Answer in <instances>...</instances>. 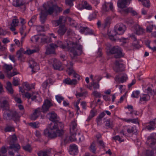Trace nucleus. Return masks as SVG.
Here are the masks:
<instances>
[{"label":"nucleus","mask_w":156,"mask_h":156,"mask_svg":"<svg viewBox=\"0 0 156 156\" xmlns=\"http://www.w3.org/2000/svg\"><path fill=\"white\" fill-rule=\"evenodd\" d=\"M47 115L50 120L52 122L49 124L47 128L44 130V134L51 139L57 136L62 137L64 133L63 124L58 120L57 115L55 112H50L47 114Z\"/></svg>","instance_id":"f257e3e1"},{"label":"nucleus","mask_w":156,"mask_h":156,"mask_svg":"<svg viewBox=\"0 0 156 156\" xmlns=\"http://www.w3.org/2000/svg\"><path fill=\"white\" fill-rule=\"evenodd\" d=\"M55 48H57L59 47L62 49L69 51V55L72 59H75L76 56L81 54L82 51V47L81 45L76 43H67L66 45H63L62 42L57 41L56 44H54Z\"/></svg>","instance_id":"f03ea898"},{"label":"nucleus","mask_w":156,"mask_h":156,"mask_svg":"<svg viewBox=\"0 0 156 156\" xmlns=\"http://www.w3.org/2000/svg\"><path fill=\"white\" fill-rule=\"evenodd\" d=\"M53 105L51 102L48 100H45L42 108H38L35 109L30 116V119L32 120H35L41 115V112L43 113L46 112L49 110L50 107Z\"/></svg>","instance_id":"7ed1b4c3"},{"label":"nucleus","mask_w":156,"mask_h":156,"mask_svg":"<svg viewBox=\"0 0 156 156\" xmlns=\"http://www.w3.org/2000/svg\"><path fill=\"white\" fill-rule=\"evenodd\" d=\"M146 144L152 148L151 151H146V155L147 156H154L156 153V139L154 138L152 134L148 136Z\"/></svg>","instance_id":"20e7f679"},{"label":"nucleus","mask_w":156,"mask_h":156,"mask_svg":"<svg viewBox=\"0 0 156 156\" xmlns=\"http://www.w3.org/2000/svg\"><path fill=\"white\" fill-rule=\"evenodd\" d=\"M43 7L45 10V12L47 14H51L53 12L56 13L62 11V9L61 8L58 7L56 5L50 6L49 5V3H45L43 5Z\"/></svg>","instance_id":"39448f33"},{"label":"nucleus","mask_w":156,"mask_h":156,"mask_svg":"<svg viewBox=\"0 0 156 156\" xmlns=\"http://www.w3.org/2000/svg\"><path fill=\"white\" fill-rule=\"evenodd\" d=\"M110 52L111 54H115L114 57L116 58H120L123 56L122 50L118 46L114 47L110 50Z\"/></svg>","instance_id":"423d86ee"},{"label":"nucleus","mask_w":156,"mask_h":156,"mask_svg":"<svg viewBox=\"0 0 156 156\" xmlns=\"http://www.w3.org/2000/svg\"><path fill=\"white\" fill-rule=\"evenodd\" d=\"M50 61L54 69L59 70L63 69L61 63L58 59L55 58H52L51 60Z\"/></svg>","instance_id":"0eeeda50"},{"label":"nucleus","mask_w":156,"mask_h":156,"mask_svg":"<svg viewBox=\"0 0 156 156\" xmlns=\"http://www.w3.org/2000/svg\"><path fill=\"white\" fill-rule=\"evenodd\" d=\"M115 64V65L114 66L113 69L115 72H121L124 70V67L123 64L119 61L116 60Z\"/></svg>","instance_id":"6e6552de"},{"label":"nucleus","mask_w":156,"mask_h":156,"mask_svg":"<svg viewBox=\"0 0 156 156\" xmlns=\"http://www.w3.org/2000/svg\"><path fill=\"white\" fill-rule=\"evenodd\" d=\"M30 67L32 69V71L35 72L40 69L39 66L33 59H30L29 61Z\"/></svg>","instance_id":"1a4fd4ad"},{"label":"nucleus","mask_w":156,"mask_h":156,"mask_svg":"<svg viewBox=\"0 0 156 156\" xmlns=\"http://www.w3.org/2000/svg\"><path fill=\"white\" fill-rule=\"evenodd\" d=\"M124 26L122 24H119L116 25L115 27L114 30L117 34L121 35L123 34L125 30L123 29Z\"/></svg>","instance_id":"9d476101"},{"label":"nucleus","mask_w":156,"mask_h":156,"mask_svg":"<svg viewBox=\"0 0 156 156\" xmlns=\"http://www.w3.org/2000/svg\"><path fill=\"white\" fill-rule=\"evenodd\" d=\"M131 0H119L117 4L119 8H123L129 5Z\"/></svg>","instance_id":"9b49d317"},{"label":"nucleus","mask_w":156,"mask_h":156,"mask_svg":"<svg viewBox=\"0 0 156 156\" xmlns=\"http://www.w3.org/2000/svg\"><path fill=\"white\" fill-rule=\"evenodd\" d=\"M136 34L137 35L142 34L145 32V30L138 24H135L133 26Z\"/></svg>","instance_id":"f8f14e48"},{"label":"nucleus","mask_w":156,"mask_h":156,"mask_svg":"<svg viewBox=\"0 0 156 156\" xmlns=\"http://www.w3.org/2000/svg\"><path fill=\"white\" fill-rule=\"evenodd\" d=\"M26 2L25 0H14L12 2L13 5L16 7H19L23 5H24V9H26L25 5Z\"/></svg>","instance_id":"ddd939ff"},{"label":"nucleus","mask_w":156,"mask_h":156,"mask_svg":"<svg viewBox=\"0 0 156 156\" xmlns=\"http://www.w3.org/2000/svg\"><path fill=\"white\" fill-rule=\"evenodd\" d=\"M50 47L47 48L45 54L47 55L54 54L55 53V45L54 43H51L49 45Z\"/></svg>","instance_id":"4468645a"},{"label":"nucleus","mask_w":156,"mask_h":156,"mask_svg":"<svg viewBox=\"0 0 156 156\" xmlns=\"http://www.w3.org/2000/svg\"><path fill=\"white\" fill-rule=\"evenodd\" d=\"M9 112L11 114L12 119L15 122L19 121L20 116L16 111L10 110Z\"/></svg>","instance_id":"2eb2a0df"},{"label":"nucleus","mask_w":156,"mask_h":156,"mask_svg":"<svg viewBox=\"0 0 156 156\" xmlns=\"http://www.w3.org/2000/svg\"><path fill=\"white\" fill-rule=\"evenodd\" d=\"M113 6L112 2H105L102 5V9L104 12L108 11L109 9L113 11Z\"/></svg>","instance_id":"dca6fc26"},{"label":"nucleus","mask_w":156,"mask_h":156,"mask_svg":"<svg viewBox=\"0 0 156 156\" xmlns=\"http://www.w3.org/2000/svg\"><path fill=\"white\" fill-rule=\"evenodd\" d=\"M78 130L77 124L75 121L72 122L70 125V133H77Z\"/></svg>","instance_id":"f3484780"},{"label":"nucleus","mask_w":156,"mask_h":156,"mask_svg":"<svg viewBox=\"0 0 156 156\" xmlns=\"http://www.w3.org/2000/svg\"><path fill=\"white\" fill-rule=\"evenodd\" d=\"M66 66L67 67L66 71L69 75H71L74 72L73 69V63L72 62L68 61L67 62V64L66 65Z\"/></svg>","instance_id":"a211bd4d"},{"label":"nucleus","mask_w":156,"mask_h":156,"mask_svg":"<svg viewBox=\"0 0 156 156\" xmlns=\"http://www.w3.org/2000/svg\"><path fill=\"white\" fill-rule=\"evenodd\" d=\"M69 152L70 154L75 155L78 152V149L77 146L74 144L70 146Z\"/></svg>","instance_id":"6ab92c4d"},{"label":"nucleus","mask_w":156,"mask_h":156,"mask_svg":"<svg viewBox=\"0 0 156 156\" xmlns=\"http://www.w3.org/2000/svg\"><path fill=\"white\" fill-rule=\"evenodd\" d=\"M1 108L2 111H8L9 109V105L7 100H3L1 103Z\"/></svg>","instance_id":"aec40b11"},{"label":"nucleus","mask_w":156,"mask_h":156,"mask_svg":"<svg viewBox=\"0 0 156 156\" xmlns=\"http://www.w3.org/2000/svg\"><path fill=\"white\" fill-rule=\"evenodd\" d=\"M67 30V28L64 25H60L57 31L58 35L60 36L63 35Z\"/></svg>","instance_id":"412c9836"},{"label":"nucleus","mask_w":156,"mask_h":156,"mask_svg":"<svg viewBox=\"0 0 156 156\" xmlns=\"http://www.w3.org/2000/svg\"><path fill=\"white\" fill-rule=\"evenodd\" d=\"M155 122L154 120L147 124V125L145 127V129H147L148 130H154L155 128Z\"/></svg>","instance_id":"4be33fe9"},{"label":"nucleus","mask_w":156,"mask_h":156,"mask_svg":"<svg viewBox=\"0 0 156 156\" xmlns=\"http://www.w3.org/2000/svg\"><path fill=\"white\" fill-rule=\"evenodd\" d=\"M66 22V20L65 17L61 16L59 17L58 20L54 21L55 26H57L61 23H64Z\"/></svg>","instance_id":"5701e85b"},{"label":"nucleus","mask_w":156,"mask_h":156,"mask_svg":"<svg viewBox=\"0 0 156 156\" xmlns=\"http://www.w3.org/2000/svg\"><path fill=\"white\" fill-rule=\"evenodd\" d=\"M63 82L66 84L71 85H75L77 84L76 80L75 79H73L72 80L69 78L64 80Z\"/></svg>","instance_id":"b1692460"},{"label":"nucleus","mask_w":156,"mask_h":156,"mask_svg":"<svg viewBox=\"0 0 156 156\" xmlns=\"http://www.w3.org/2000/svg\"><path fill=\"white\" fill-rule=\"evenodd\" d=\"M107 34L109 39L110 40L114 41H116V39L115 38L114 36L117 34L114 30L111 31H108L107 33Z\"/></svg>","instance_id":"393cba45"},{"label":"nucleus","mask_w":156,"mask_h":156,"mask_svg":"<svg viewBox=\"0 0 156 156\" xmlns=\"http://www.w3.org/2000/svg\"><path fill=\"white\" fill-rule=\"evenodd\" d=\"M80 31L82 33L85 32L87 34H92L93 31L87 27H81Z\"/></svg>","instance_id":"a878e982"},{"label":"nucleus","mask_w":156,"mask_h":156,"mask_svg":"<svg viewBox=\"0 0 156 156\" xmlns=\"http://www.w3.org/2000/svg\"><path fill=\"white\" fill-rule=\"evenodd\" d=\"M40 15L41 21L42 23H43L46 19L47 14L44 11L41 10Z\"/></svg>","instance_id":"bb28decb"},{"label":"nucleus","mask_w":156,"mask_h":156,"mask_svg":"<svg viewBox=\"0 0 156 156\" xmlns=\"http://www.w3.org/2000/svg\"><path fill=\"white\" fill-rule=\"evenodd\" d=\"M23 87H25L26 90H30L32 88H34L35 84H29L27 82H23Z\"/></svg>","instance_id":"cd10ccee"},{"label":"nucleus","mask_w":156,"mask_h":156,"mask_svg":"<svg viewBox=\"0 0 156 156\" xmlns=\"http://www.w3.org/2000/svg\"><path fill=\"white\" fill-rule=\"evenodd\" d=\"M9 144L10 145L9 147V148L14 149L15 151H17L20 148V146L18 144H12L11 141L9 142Z\"/></svg>","instance_id":"c85d7f7f"},{"label":"nucleus","mask_w":156,"mask_h":156,"mask_svg":"<svg viewBox=\"0 0 156 156\" xmlns=\"http://www.w3.org/2000/svg\"><path fill=\"white\" fill-rule=\"evenodd\" d=\"M6 89L11 94H12L13 93V90L12 87V84L9 81L7 82Z\"/></svg>","instance_id":"c756f323"},{"label":"nucleus","mask_w":156,"mask_h":156,"mask_svg":"<svg viewBox=\"0 0 156 156\" xmlns=\"http://www.w3.org/2000/svg\"><path fill=\"white\" fill-rule=\"evenodd\" d=\"M37 16V15L33 16L31 18L30 20L28 22V25L32 27L34 25V23L36 21Z\"/></svg>","instance_id":"7c9ffc66"},{"label":"nucleus","mask_w":156,"mask_h":156,"mask_svg":"<svg viewBox=\"0 0 156 156\" xmlns=\"http://www.w3.org/2000/svg\"><path fill=\"white\" fill-rule=\"evenodd\" d=\"M3 67V69L7 73L10 71L13 68L12 65H8L6 64H4Z\"/></svg>","instance_id":"2f4dec72"},{"label":"nucleus","mask_w":156,"mask_h":156,"mask_svg":"<svg viewBox=\"0 0 156 156\" xmlns=\"http://www.w3.org/2000/svg\"><path fill=\"white\" fill-rule=\"evenodd\" d=\"M123 120L125 122H131L133 123H135L138 124H139V122L138 121V119H124Z\"/></svg>","instance_id":"473e14b6"},{"label":"nucleus","mask_w":156,"mask_h":156,"mask_svg":"<svg viewBox=\"0 0 156 156\" xmlns=\"http://www.w3.org/2000/svg\"><path fill=\"white\" fill-rule=\"evenodd\" d=\"M95 111L94 108L91 110L90 115H89L87 120L88 121H89L93 117L95 116Z\"/></svg>","instance_id":"72a5a7b5"},{"label":"nucleus","mask_w":156,"mask_h":156,"mask_svg":"<svg viewBox=\"0 0 156 156\" xmlns=\"http://www.w3.org/2000/svg\"><path fill=\"white\" fill-rule=\"evenodd\" d=\"M90 150L94 153H95L96 152V148L94 141H93L90 147Z\"/></svg>","instance_id":"f704fd0d"},{"label":"nucleus","mask_w":156,"mask_h":156,"mask_svg":"<svg viewBox=\"0 0 156 156\" xmlns=\"http://www.w3.org/2000/svg\"><path fill=\"white\" fill-rule=\"evenodd\" d=\"M150 96L148 94H144L142 97L140 98V101H146L149 99Z\"/></svg>","instance_id":"c9c22d12"},{"label":"nucleus","mask_w":156,"mask_h":156,"mask_svg":"<svg viewBox=\"0 0 156 156\" xmlns=\"http://www.w3.org/2000/svg\"><path fill=\"white\" fill-rule=\"evenodd\" d=\"M41 42L42 43H48L51 42V38L49 37H44L42 38H41Z\"/></svg>","instance_id":"e433bc0d"},{"label":"nucleus","mask_w":156,"mask_h":156,"mask_svg":"<svg viewBox=\"0 0 156 156\" xmlns=\"http://www.w3.org/2000/svg\"><path fill=\"white\" fill-rule=\"evenodd\" d=\"M105 125L108 128H112L113 126L112 123L110 121V119H107L105 121Z\"/></svg>","instance_id":"4c0bfd02"},{"label":"nucleus","mask_w":156,"mask_h":156,"mask_svg":"<svg viewBox=\"0 0 156 156\" xmlns=\"http://www.w3.org/2000/svg\"><path fill=\"white\" fill-rule=\"evenodd\" d=\"M105 115V112H103L101 113L97 117V121L98 124L101 121L102 118L104 117Z\"/></svg>","instance_id":"58836bf2"},{"label":"nucleus","mask_w":156,"mask_h":156,"mask_svg":"<svg viewBox=\"0 0 156 156\" xmlns=\"http://www.w3.org/2000/svg\"><path fill=\"white\" fill-rule=\"evenodd\" d=\"M142 2L143 5L146 7H149L150 6V1L149 0H139Z\"/></svg>","instance_id":"ea45409f"},{"label":"nucleus","mask_w":156,"mask_h":156,"mask_svg":"<svg viewBox=\"0 0 156 156\" xmlns=\"http://www.w3.org/2000/svg\"><path fill=\"white\" fill-rule=\"evenodd\" d=\"M41 38L40 36L38 35H36L32 37L31 41L33 42H38L39 39Z\"/></svg>","instance_id":"a19ab883"},{"label":"nucleus","mask_w":156,"mask_h":156,"mask_svg":"<svg viewBox=\"0 0 156 156\" xmlns=\"http://www.w3.org/2000/svg\"><path fill=\"white\" fill-rule=\"evenodd\" d=\"M140 94V92L139 90H136L133 91L131 97L133 98H138L139 97V95Z\"/></svg>","instance_id":"79ce46f5"},{"label":"nucleus","mask_w":156,"mask_h":156,"mask_svg":"<svg viewBox=\"0 0 156 156\" xmlns=\"http://www.w3.org/2000/svg\"><path fill=\"white\" fill-rule=\"evenodd\" d=\"M20 80L18 78L13 77L12 83L14 86H17L19 84Z\"/></svg>","instance_id":"37998d69"},{"label":"nucleus","mask_w":156,"mask_h":156,"mask_svg":"<svg viewBox=\"0 0 156 156\" xmlns=\"http://www.w3.org/2000/svg\"><path fill=\"white\" fill-rule=\"evenodd\" d=\"M3 118L5 120H7L9 119L8 118L11 117V113H7L6 112H5L3 114Z\"/></svg>","instance_id":"c03bdc74"},{"label":"nucleus","mask_w":156,"mask_h":156,"mask_svg":"<svg viewBox=\"0 0 156 156\" xmlns=\"http://www.w3.org/2000/svg\"><path fill=\"white\" fill-rule=\"evenodd\" d=\"M36 52H37V50L35 49H34L33 50L28 49L27 50L25 51V52H24V53L25 54H27L28 55H30Z\"/></svg>","instance_id":"a18cd8bd"},{"label":"nucleus","mask_w":156,"mask_h":156,"mask_svg":"<svg viewBox=\"0 0 156 156\" xmlns=\"http://www.w3.org/2000/svg\"><path fill=\"white\" fill-rule=\"evenodd\" d=\"M71 136L69 138L70 141L71 142L76 141V139L75 137L76 133H70Z\"/></svg>","instance_id":"49530a36"},{"label":"nucleus","mask_w":156,"mask_h":156,"mask_svg":"<svg viewBox=\"0 0 156 156\" xmlns=\"http://www.w3.org/2000/svg\"><path fill=\"white\" fill-rule=\"evenodd\" d=\"M37 154L38 156H48L47 151H40Z\"/></svg>","instance_id":"de8ad7c7"},{"label":"nucleus","mask_w":156,"mask_h":156,"mask_svg":"<svg viewBox=\"0 0 156 156\" xmlns=\"http://www.w3.org/2000/svg\"><path fill=\"white\" fill-rule=\"evenodd\" d=\"M127 78L128 77L126 74L124 73L123 74L122 76L120 78L121 82L122 83H123L126 81Z\"/></svg>","instance_id":"09e8293b"},{"label":"nucleus","mask_w":156,"mask_h":156,"mask_svg":"<svg viewBox=\"0 0 156 156\" xmlns=\"http://www.w3.org/2000/svg\"><path fill=\"white\" fill-rule=\"evenodd\" d=\"M139 41L137 40L134 41V42L133 44V45L134 48L137 49H138L140 48V46L139 44Z\"/></svg>","instance_id":"8fccbe9b"},{"label":"nucleus","mask_w":156,"mask_h":156,"mask_svg":"<svg viewBox=\"0 0 156 156\" xmlns=\"http://www.w3.org/2000/svg\"><path fill=\"white\" fill-rule=\"evenodd\" d=\"M5 132H9L14 131L13 127L11 126H8L5 129Z\"/></svg>","instance_id":"3c124183"},{"label":"nucleus","mask_w":156,"mask_h":156,"mask_svg":"<svg viewBox=\"0 0 156 156\" xmlns=\"http://www.w3.org/2000/svg\"><path fill=\"white\" fill-rule=\"evenodd\" d=\"M23 149L26 151L30 152L32 148L31 146L29 144H27L25 146H23Z\"/></svg>","instance_id":"603ef678"},{"label":"nucleus","mask_w":156,"mask_h":156,"mask_svg":"<svg viewBox=\"0 0 156 156\" xmlns=\"http://www.w3.org/2000/svg\"><path fill=\"white\" fill-rule=\"evenodd\" d=\"M39 95L37 92H33L31 94L32 98H31L32 101H34L39 96Z\"/></svg>","instance_id":"864d4df0"},{"label":"nucleus","mask_w":156,"mask_h":156,"mask_svg":"<svg viewBox=\"0 0 156 156\" xmlns=\"http://www.w3.org/2000/svg\"><path fill=\"white\" fill-rule=\"evenodd\" d=\"M91 85L93 87L94 89H98L99 87V85L98 83H96L94 82L91 83Z\"/></svg>","instance_id":"5fc2aeb1"},{"label":"nucleus","mask_w":156,"mask_h":156,"mask_svg":"<svg viewBox=\"0 0 156 156\" xmlns=\"http://www.w3.org/2000/svg\"><path fill=\"white\" fill-rule=\"evenodd\" d=\"M83 6L85 8L87 9H90L92 8L91 6L89 5L86 1L84 2Z\"/></svg>","instance_id":"6e6d98bb"},{"label":"nucleus","mask_w":156,"mask_h":156,"mask_svg":"<svg viewBox=\"0 0 156 156\" xmlns=\"http://www.w3.org/2000/svg\"><path fill=\"white\" fill-rule=\"evenodd\" d=\"M55 98L57 101L59 103H60L64 99V98L62 97L59 95L56 96Z\"/></svg>","instance_id":"4d7b16f0"},{"label":"nucleus","mask_w":156,"mask_h":156,"mask_svg":"<svg viewBox=\"0 0 156 156\" xmlns=\"http://www.w3.org/2000/svg\"><path fill=\"white\" fill-rule=\"evenodd\" d=\"M7 152V148L4 146H3L0 148V152L2 154H5Z\"/></svg>","instance_id":"13d9d810"},{"label":"nucleus","mask_w":156,"mask_h":156,"mask_svg":"<svg viewBox=\"0 0 156 156\" xmlns=\"http://www.w3.org/2000/svg\"><path fill=\"white\" fill-rule=\"evenodd\" d=\"M19 74L20 73L18 72L13 71V72L9 73L7 75L8 77H10L12 76H14L16 75L17 74Z\"/></svg>","instance_id":"bf43d9fd"},{"label":"nucleus","mask_w":156,"mask_h":156,"mask_svg":"<svg viewBox=\"0 0 156 156\" xmlns=\"http://www.w3.org/2000/svg\"><path fill=\"white\" fill-rule=\"evenodd\" d=\"M74 0H66L65 3L67 5H68L70 7L73 5V1Z\"/></svg>","instance_id":"052dcab7"},{"label":"nucleus","mask_w":156,"mask_h":156,"mask_svg":"<svg viewBox=\"0 0 156 156\" xmlns=\"http://www.w3.org/2000/svg\"><path fill=\"white\" fill-rule=\"evenodd\" d=\"M49 82V80H47L42 83V87L45 89H46L47 87L48 84Z\"/></svg>","instance_id":"680f3d73"},{"label":"nucleus","mask_w":156,"mask_h":156,"mask_svg":"<svg viewBox=\"0 0 156 156\" xmlns=\"http://www.w3.org/2000/svg\"><path fill=\"white\" fill-rule=\"evenodd\" d=\"M18 23L19 21L18 20L14 19L13 20L11 25L13 26H16L18 25Z\"/></svg>","instance_id":"e2e57ef3"},{"label":"nucleus","mask_w":156,"mask_h":156,"mask_svg":"<svg viewBox=\"0 0 156 156\" xmlns=\"http://www.w3.org/2000/svg\"><path fill=\"white\" fill-rule=\"evenodd\" d=\"M96 13L95 12H94L90 16L89 18L90 19V20H92L95 19L96 17Z\"/></svg>","instance_id":"0e129e2a"},{"label":"nucleus","mask_w":156,"mask_h":156,"mask_svg":"<svg viewBox=\"0 0 156 156\" xmlns=\"http://www.w3.org/2000/svg\"><path fill=\"white\" fill-rule=\"evenodd\" d=\"M11 140L10 142L11 141L12 143H14L17 140V138L16 135L15 134H14L12 136H11Z\"/></svg>","instance_id":"69168bd1"},{"label":"nucleus","mask_w":156,"mask_h":156,"mask_svg":"<svg viewBox=\"0 0 156 156\" xmlns=\"http://www.w3.org/2000/svg\"><path fill=\"white\" fill-rule=\"evenodd\" d=\"M23 52V49L20 48L19 50H18L16 52V54L18 55V58L22 57V53Z\"/></svg>","instance_id":"338daca9"},{"label":"nucleus","mask_w":156,"mask_h":156,"mask_svg":"<svg viewBox=\"0 0 156 156\" xmlns=\"http://www.w3.org/2000/svg\"><path fill=\"white\" fill-rule=\"evenodd\" d=\"M153 27L154 25H150L147 27L146 28V30L147 32L150 33L151 32Z\"/></svg>","instance_id":"774afa93"}]
</instances>
